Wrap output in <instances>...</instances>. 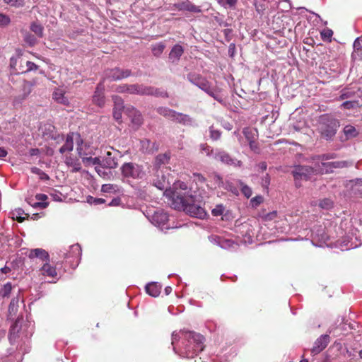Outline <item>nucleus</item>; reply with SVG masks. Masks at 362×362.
Wrapping results in <instances>:
<instances>
[{
  "instance_id": "obj_1",
  "label": "nucleus",
  "mask_w": 362,
  "mask_h": 362,
  "mask_svg": "<svg viewBox=\"0 0 362 362\" xmlns=\"http://www.w3.org/2000/svg\"><path fill=\"white\" fill-rule=\"evenodd\" d=\"M180 338L182 339L183 354L188 358H193L204 349V337L198 332L185 329L180 330L179 334L173 332L172 344L174 346Z\"/></svg>"
},
{
  "instance_id": "obj_2",
  "label": "nucleus",
  "mask_w": 362,
  "mask_h": 362,
  "mask_svg": "<svg viewBox=\"0 0 362 362\" xmlns=\"http://www.w3.org/2000/svg\"><path fill=\"white\" fill-rule=\"evenodd\" d=\"M170 205L175 209L183 211L194 217L202 218L205 216V211L203 207L194 203V196L184 197L175 192L174 194V201L170 202Z\"/></svg>"
},
{
  "instance_id": "obj_3",
  "label": "nucleus",
  "mask_w": 362,
  "mask_h": 362,
  "mask_svg": "<svg viewBox=\"0 0 362 362\" xmlns=\"http://www.w3.org/2000/svg\"><path fill=\"white\" fill-rule=\"evenodd\" d=\"M339 127V121L328 114L320 116L318 132L321 138L326 141L333 140L337 129Z\"/></svg>"
},
{
  "instance_id": "obj_4",
  "label": "nucleus",
  "mask_w": 362,
  "mask_h": 362,
  "mask_svg": "<svg viewBox=\"0 0 362 362\" xmlns=\"http://www.w3.org/2000/svg\"><path fill=\"white\" fill-rule=\"evenodd\" d=\"M28 257L29 259H38L42 260L43 265L40 268V272L44 276L55 278L57 276V269L49 264V255L47 250L36 248L29 250Z\"/></svg>"
},
{
  "instance_id": "obj_5",
  "label": "nucleus",
  "mask_w": 362,
  "mask_h": 362,
  "mask_svg": "<svg viewBox=\"0 0 362 362\" xmlns=\"http://www.w3.org/2000/svg\"><path fill=\"white\" fill-rule=\"evenodd\" d=\"M74 140L77 143V151L79 157L83 156V141L81 136L78 133H69L66 135V141L62 147L59 148V151L60 153L64 154L66 152H71L74 148Z\"/></svg>"
},
{
  "instance_id": "obj_6",
  "label": "nucleus",
  "mask_w": 362,
  "mask_h": 362,
  "mask_svg": "<svg viewBox=\"0 0 362 362\" xmlns=\"http://www.w3.org/2000/svg\"><path fill=\"white\" fill-rule=\"evenodd\" d=\"M318 173V169L311 168L308 165H297L295 166L294 170L291 172L293 174L295 185L297 187L301 186L300 180H308L311 176Z\"/></svg>"
},
{
  "instance_id": "obj_7",
  "label": "nucleus",
  "mask_w": 362,
  "mask_h": 362,
  "mask_svg": "<svg viewBox=\"0 0 362 362\" xmlns=\"http://www.w3.org/2000/svg\"><path fill=\"white\" fill-rule=\"evenodd\" d=\"M188 79L190 83L197 86L202 90L208 94L209 96L213 97L215 99L219 100L218 99L217 95L215 94L214 88L211 87L210 83L206 78L202 77L199 74H190L188 75Z\"/></svg>"
},
{
  "instance_id": "obj_8",
  "label": "nucleus",
  "mask_w": 362,
  "mask_h": 362,
  "mask_svg": "<svg viewBox=\"0 0 362 362\" xmlns=\"http://www.w3.org/2000/svg\"><path fill=\"white\" fill-rule=\"evenodd\" d=\"M123 177L132 179H141L144 176V172L141 166L133 163H127L122 166Z\"/></svg>"
},
{
  "instance_id": "obj_9",
  "label": "nucleus",
  "mask_w": 362,
  "mask_h": 362,
  "mask_svg": "<svg viewBox=\"0 0 362 362\" xmlns=\"http://www.w3.org/2000/svg\"><path fill=\"white\" fill-rule=\"evenodd\" d=\"M177 193L184 197H193L189 194V190L186 183L182 181H177L174 183L173 189H165L164 194L169 198L170 203L174 201V194Z\"/></svg>"
},
{
  "instance_id": "obj_10",
  "label": "nucleus",
  "mask_w": 362,
  "mask_h": 362,
  "mask_svg": "<svg viewBox=\"0 0 362 362\" xmlns=\"http://www.w3.org/2000/svg\"><path fill=\"white\" fill-rule=\"evenodd\" d=\"M131 75L129 69H123L118 67L107 69L105 71V78L112 81H119L126 78Z\"/></svg>"
},
{
  "instance_id": "obj_11",
  "label": "nucleus",
  "mask_w": 362,
  "mask_h": 362,
  "mask_svg": "<svg viewBox=\"0 0 362 362\" xmlns=\"http://www.w3.org/2000/svg\"><path fill=\"white\" fill-rule=\"evenodd\" d=\"M153 185L160 190L166 189L169 182L168 177L164 175L163 170L161 168H155L153 173Z\"/></svg>"
},
{
  "instance_id": "obj_12",
  "label": "nucleus",
  "mask_w": 362,
  "mask_h": 362,
  "mask_svg": "<svg viewBox=\"0 0 362 362\" xmlns=\"http://www.w3.org/2000/svg\"><path fill=\"white\" fill-rule=\"evenodd\" d=\"M214 158L216 160L221 161L225 165H232L234 167H241L243 165V162L241 160L233 158L230 154L224 151H221L216 153Z\"/></svg>"
},
{
  "instance_id": "obj_13",
  "label": "nucleus",
  "mask_w": 362,
  "mask_h": 362,
  "mask_svg": "<svg viewBox=\"0 0 362 362\" xmlns=\"http://www.w3.org/2000/svg\"><path fill=\"white\" fill-rule=\"evenodd\" d=\"M127 93L129 94H136L139 95L156 94V93L154 91L153 87L144 86L143 85L139 84L128 85Z\"/></svg>"
},
{
  "instance_id": "obj_14",
  "label": "nucleus",
  "mask_w": 362,
  "mask_h": 362,
  "mask_svg": "<svg viewBox=\"0 0 362 362\" xmlns=\"http://www.w3.org/2000/svg\"><path fill=\"white\" fill-rule=\"evenodd\" d=\"M34 86V81H23L22 85L23 93L13 98V104L17 105L26 100L28 96L32 93Z\"/></svg>"
},
{
  "instance_id": "obj_15",
  "label": "nucleus",
  "mask_w": 362,
  "mask_h": 362,
  "mask_svg": "<svg viewBox=\"0 0 362 362\" xmlns=\"http://www.w3.org/2000/svg\"><path fill=\"white\" fill-rule=\"evenodd\" d=\"M124 112H126L130 120H132V124L136 127H138L142 125L143 116L134 107L129 106L126 107Z\"/></svg>"
},
{
  "instance_id": "obj_16",
  "label": "nucleus",
  "mask_w": 362,
  "mask_h": 362,
  "mask_svg": "<svg viewBox=\"0 0 362 362\" xmlns=\"http://www.w3.org/2000/svg\"><path fill=\"white\" fill-rule=\"evenodd\" d=\"M173 6L174 8L177 9L180 11H187L194 13H199L201 12V8L193 4L189 0H185L177 4H173Z\"/></svg>"
},
{
  "instance_id": "obj_17",
  "label": "nucleus",
  "mask_w": 362,
  "mask_h": 362,
  "mask_svg": "<svg viewBox=\"0 0 362 362\" xmlns=\"http://www.w3.org/2000/svg\"><path fill=\"white\" fill-rule=\"evenodd\" d=\"M93 103L100 107H102L105 104L104 86L102 82L98 84L96 90L94 91Z\"/></svg>"
},
{
  "instance_id": "obj_18",
  "label": "nucleus",
  "mask_w": 362,
  "mask_h": 362,
  "mask_svg": "<svg viewBox=\"0 0 362 362\" xmlns=\"http://www.w3.org/2000/svg\"><path fill=\"white\" fill-rule=\"evenodd\" d=\"M329 344V336L328 335H322L315 341V344L311 349V354H317L323 349H325L326 346Z\"/></svg>"
},
{
  "instance_id": "obj_19",
  "label": "nucleus",
  "mask_w": 362,
  "mask_h": 362,
  "mask_svg": "<svg viewBox=\"0 0 362 362\" xmlns=\"http://www.w3.org/2000/svg\"><path fill=\"white\" fill-rule=\"evenodd\" d=\"M103 167L107 169H115L117 167V158L110 151H107L103 160Z\"/></svg>"
},
{
  "instance_id": "obj_20",
  "label": "nucleus",
  "mask_w": 362,
  "mask_h": 362,
  "mask_svg": "<svg viewBox=\"0 0 362 362\" xmlns=\"http://www.w3.org/2000/svg\"><path fill=\"white\" fill-rule=\"evenodd\" d=\"M184 53L183 47L180 45H175L173 47L171 51L169 53V60L172 61L173 63H176L180 60L181 56Z\"/></svg>"
},
{
  "instance_id": "obj_21",
  "label": "nucleus",
  "mask_w": 362,
  "mask_h": 362,
  "mask_svg": "<svg viewBox=\"0 0 362 362\" xmlns=\"http://www.w3.org/2000/svg\"><path fill=\"white\" fill-rule=\"evenodd\" d=\"M18 323L19 320L18 319L14 321L13 325H11V328H9L8 338V341H11V344L16 341L18 337V333L21 330V326L19 325Z\"/></svg>"
},
{
  "instance_id": "obj_22",
  "label": "nucleus",
  "mask_w": 362,
  "mask_h": 362,
  "mask_svg": "<svg viewBox=\"0 0 362 362\" xmlns=\"http://www.w3.org/2000/svg\"><path fill=\"white\" fill-rule=\"evenodd\" d=\"M351 57L354 59L362 60V37L355 39L354 42V52Z\"/></svg>"
},
{
  "instance_id": "obj_23",
  "label": "nucleus",
  "mask_w": 362,
  "mask_h": 362,
  "mask_svg": "<svg viewBox=\"0 0 362 362\" xmlns=\"http://www.w3.org/2000/svg\"><path fill=\"white\" fill-rule=\"evenodd\" d=\"M162 287L156 282L149 283L145 286V291L146 293L153 298L158 297L160 293Z\"/></svg>"
},
{
  "instance_id": "obj_24",
  "label": "nucleus",
  "mask_w": 362,
  "mask_h": 362,
  "mask_svg": "<svg viewBox=\"0 0 362 362\" xmlns=\"http://www.w3.org/2000/svg\"><path fill=\"white\" fill-rule=\"evenodd\" d=\"M52 98L59 104H62L66 106L69 104V100L66 96H64V92L63 90L57 89L56 91L53 92Z\"/></svg>"
},
{
  "instance_id": "obj_25",
  "label": "nucleus",
  "mask_w": 362,
  "mask_h": 362,
  "mask_svg": "<svg viewBox=\"0 0 362 362\" xmlns=\"http://www.w3.org/2000/svg\"><path fill=\"white\" fill-rule=\"evenodd\" d=\"M169 160V153H165L156 156L155 158V169H160V166L168 164Z\"/></svg>"
},
{
  "instance_id": "obj_26",
  "label": "nucleus",
  "mask_w": 362,
  "mask_h": 362,
  "mask_svg": "<svg viewBox=\"0 0 362 362\" xmlns=\"http://www.w3.org/2000/svg\"><path fill=\"white\" fill-rule=\"evenodd\" d=\"M63 256L64 259H68L69 257H74L78 259L81 256V247L78 244L73 245L71 246V251H69V253H64Z\"/></svg>"
},
{
  "instance_id": "obj_27",
  "label": "nucleus",
  "mask_w": 362,
  "mask_h": 362,
  "mask_svg": "<svg viewBox=\"0 0 362 362\" xmlns=\"http://www.w3.org/2000/svg\"><path fill=\"white\" fill-rule=\"evenodd\" d=\"M243 134L248 142L256 141L258 139V131L256 129L245 128Z\"/></svg>"
},
{
  "instance_id": "obj_28",
  "label": "nucleus",
  "mask_w": 362,
  "mask_h": 362,
  "mask_svg": "<svg viewBox=\"0 0 362 362\" xmlns=\"http://www.w3.org/2000/svg\"><path fill=\"white\" fill-rule=\"evenodd\" d=\"M174 122H176L180 124L189 126L192 125L193 119L191 118V117L188 115L180 112L178 117L175 118V120Z\"/></svg>"
},
{
  "instance_id": "obj_29",
  "label": "nucleus",
  "mask_w": 362,
  "mask_h": 362,
  "mask_svg": "<svg viewBox=\"0 0 362 362\" xmlns=\"http://www.w3.org/2000/svg\"><path fill=\"white\" fill-rule=\"evenodd\" d=\"M321 165H328L334 169H343L349 165V163L346 160H339L334 162L321 163Z\"/></svg>"
},
{
  "instance_id": "obj_30",
  "label": "nucleus",
  "mask_w": 362,
  "mask_h": 362,
  "mask_svg": "<svg viewBox=\"0 0 362 362\" xmlns=\"http://www.w3.org/2000/svg\"><path fill=\"white\" fill-rule=\"evenodd\" d=\"M344 134H345L346 139H349L357 136L358 135V132L354 127L351 124H348L344 128Z\"/></svg>"
},
{
  "instance_id": "obj_31",
  "label": "nucleus",
  "mask_w": 362,
  "mask_h": 362,
  "mask_svg": "<svg viewBox=\"0 0 362 362\" xmlns=\"http://www.w3.org/2000/svg\"><path fill=\"white\" fill-rule=\"evenodd\" d=\"M84 153H83L82 157H81L83 160V162L85 165H95L97 166H100L103 165V160H100L99 158L95 157H84Z\"/></svg>"
},
{
  "instance_id": "obj_32",
  "label": "nucleus",
  "mask_w": 362,
  "mask_h": 362,
  "mask_svg": "<svg viewBox=\"0 0 362 362\" xmlns=\"http://www.w3.org/2000/svg\"><path fill=\"white\" fill-rule=\"evenodd\" d=\"M153 221L156 223L162 224L168 221V216L163 211H155L154 214L153 215Z\"/></svg>"
},
{
  "instance_id": "obj_33",
  "label": "nucleus",
  "mask_w": 362,
  "mask_h": 362,
  "mask_svg": "<svg viewBox=\"0 0 362 362\" xmlns=\"http://www.w3.org/2000/svg\"><path fill=\"white\" fill-rule=\"evenodd\" d=\"M165 49V45L163 42H159L152 47V52L153 56L158 57L162 54Z\"/></svg>"
},
{
  "instance_id": "obj_34",
  "label": "nucleus",
  "mask_w": 362,
  "mask_h": 362,
  "mask_svg": "<svg viewBox=\"0 0 362 362\" xmlns=\"http://www.w3.org/2000/svg\"><path fill=\"white\" fill-rule=\"evenodd\" d=\"M30 29L35 33L39 37H42L43 35V27L36 23H33Z\"/></svg>"
},
{
  "instance_id": "obj_35",
  "label": "nucleus",
  "mask_w": 362,
  "mask_h": 362,
  "mask_svg": "<svg viewBox=\"0 0 362 362\" xmlns=\"http://www.w3.org/2000/svg\"><path fill=\"white\" fill-rule=\"evenodd\" d=\"M18 298H13L12 300H11V302L9 303V305H8V313L9 314L12 315V314H15L17 313L18 311Z\"/></svg>"
},
{
  "instance_id": "obj_36",
  "label": "nucleus",
  "mask_w": 362,
  "mask_h": 362,
  "mask_svg": "<svg viewBox=\"0 0 362 362\" xmlns=\"http://www.w3.org/2000/svg\"><path fill=\"white\" fill-rule=\"evenodd\" d=\"M319 206L324 209H329L333 207V202L329 198H325L320 200Z\"/></svg>"
},
{
  "instance_id": "obj_37",
  "label": "nucleus",
  "mask_w": 362,
  "mask_h": 362,
  "mask_svg": "<svg viewBox=\"0 0 362 362\" xmlns=\"http://www.w3.org/2000/svg\"><path fill=\"white\" fill-rule=\"evenodd\" d=\"M112 100L114 102V107L113 108L124 109L123 99H122L117 95H114L112 96Z\"/></svg>"
},
{
  "instance_id": "obj_38",
  "label": "nucleus",
  "mask_w": 362,
  "mask_h": 362,
  "mask_svg": "<svg viewBox=\"0 0 362 362\" xmlns=\"http://www.w3.org/2000/svg\"><path fill=\"white\" fill-rule=\"evenodd\" d=\"M209 136L214 141H217L221 137V132L215 129L213 126L209 127Z\"/></svg>"
},
{
  "instance_id": "obj_39",
  "label": "nucleus",
  "mask_w": 362,
  "mask_h": 362,
  "mask_svg": "<svg viewBox=\"0 0 362 362\" xmlns=\"http://www.w3.org/2000/svg\"><path fill=\"white\" fill-rule=\"evenodd\" d=\"M173 110L168 107H159L157 108V112L165 117H167L170 114L173 113Z\"/></svg>"
},
{
  "instance_id": "obj_40",
  "label": "nucleus",
  "mask_w": 362,
  "mask_h": 362,
  "mask_svg": "<svg viewBox=\"0 0 362 362\" xmlns=\"http://www.w3.org/2000/svg\"><path fill=\"white\" fill-rule=\"evenodd\" d=\"M321 39L326 41H331V37L333 35V31L332 30H325L320 33Z\"/></svg>"
},
{
  "instance_id": "obj_41",
  "label": "nucleus",
  "mask_w": 362,
  "mask_h": 362,
  "mask_svg": "<svg viewBox=\"0 0 362 362\" xmlns=\"http://www.w3.org/2000/svg\"><path fill=\"white\" fill-rule=\"evenodd\" d=\"M211 177H212L213 181L214 182L215 187H220L223 185V177H221L218 174L214 173Z\"/></svg>"
},
{
  "instance_id": "obj_42",
  "label": "nucleus",
  "mask_w": 362,
  "mask_h": 362,
  "mask_svg": "<svg viewBox=\"0 0 362 362\" xmlns=\"http://www.w3.org/2000/svg\"><path fill=\"white\" fill-rule=\"evenodd\" d=\"M240 186H242V187H240V191H242V193L247 199L250 198V196L252 194V189H251L250 187L244 185L243 183H242Z\"/></svg>"
},
{
  "instance_id": "obj_43",
  "label": "nucleus",
  "mask_w": 362,
  "mask_h": 362,
  "mask_svg": "<svg viewBox=\"0 0 362 362\" xmlns=\"http://www.w3.org/2000/svg\"><path fill=\"white\" fill-rule=\"evenodd\" d=\"M12 285L11 283H7L4 285V287L1 291V295L4 297H8V295L11 293Z\"/></svg>"
},
{
  "instance_id": "obj_44",
  "label": "nucleus",
  "mask_w": 362,
  "mask_h": 362,
  "mask_svg": "<svg viewBox=\"0 0 362 362\" xmlns=\"http://www.w3.org/2000/svg\"><path fill=\"white\" fill-rule=\"evenodd\" d=\"M5 3L14 6L22 7L24 5V0H4Z\"/></svg>"
},
{
  "instance_id": "obj_45",
  "label": "nucleus",
  "mask_w": 362,
  "mask_h": 362,
  "mask_svg": "<svg viewBox=\"0 0 362 362\" xmlns=\"http://www.w3.org/2000/svg\"><path fill=\"white\" fill-rule=\"evenodd\" d=\"M264 202V198L261 195H257L254 197L252 199H250V203H252V206L256 207L259 206V204H262Z\"/></svg>"
},
{
  "instance_id": "obj_46",
  "label": "nucleus",
  "mask_w": 362,
  "mask_h": 362,
  "mask_svg": "<svg viewBox=\"0 0 362 362\" xmlns=\"http://www.w3.org/2000/svg\"><path fill=\"white\" fill-rule=\"evenodd\" d=\"M337 155L335 153H327L324 155H319L316 156L319 160H329L336 158Z\"/></svg>"
},
{
  "instance_id": "obj_47",
  "label": "nucleus",
  "mask_w": 362,
  "mask_h": 362,
  "mask_svg": "<svg viewBox=\"0 0 362 362\" xmlns=\"http://www.w3.org/2000/svg\"><path fill=\"white\" fill-rule=\"evenodd\" d=\"M224 211V206L223 205H217L212 210V214L215 216H222Z\"/></svg>"
},
{
  "instance_id": "obj_48",
  "label": "nucleus",
  "mask_w": 362,
  "mask_h": 362,
  "mask_svg": "<svg viewBox=\"0 0 362 362\" xmlns=\"http://www.w3.org/2000/svg\"><path fill=\"white\" fill-rule=\"evenodd\" d=\"M10 23V18L8 16L0 13V26L6 27Z\"/></svg>"
},
{
  "instance_id": "obj_49",
  "label": "nucleus",
  "mask_w": 362,
  "mask_h": 362,
  "mask_svg": "<svg viewBox=\"0 0 362 362\" xmlns=\"http://www.w3.org/2000/svg\"><path fill=\"white\" fill-rule=\"evenodd\" d=\"M218 4H222L223 6H228L230 8H233L235 6L238 0H216Z\"/></svg>"
},
{
  "instance_id": "obj_50",
  "label": "nucleus",
  "mask_w": 362,
  "mask_h": 362,
  "mask_svg": "<svg viewBox=\"0 0 362 362\" xmlns=\"http://www.w3.org/2000/svg\"><path fill=\"white\" fill-rule=\"evenodd\" d=\"M355 190L358 191L356 194L362 197V179H358L355 181Z\"/></svg>"
},
{
  "instance_id": "obj_51",
  "label": "nucleus",
  "mask_w": 362,
  "mask_h": 362,
  "mask_svg": "<svg viewBox=\"0 0 362 362\" xmlns=\"http://www.w3.org/2000/svg\"><path fill=\"white\" fill-rule=\"evenodd\" d=\"M124 109L113 108V117L115 120L120 122L121 117H122V111Z\"/></svg>"
},
{
  "instance_id": "obj_52",
  "label": "nucleus",
  "mask_w": 362,
  "mask_h": 362,
  "mask_svg": "<svg viewBox=\"0 0 362 362\" xmlns=\"http://www.w3.org/2000/svg\"><path fill=\"white\" fill-rule=\"evenodd\" d=\"M25 63H26L27 69H26V70L22 71L23 73H26L30 71L36 70L38 68L37 65L32 62L26 61Z\"/></svg>"
},
{
  "instance_id": "obj_53",
  "label": "nucleus",
  "mask_w": 362,
  "mask_h": 362,
  "mask_svg": "<svg viewBox=\"0 0 362 362\" xmlns=\"http://www.w3.org/2000/svg\"><path fill=\"white\" fill-rule=\"evenodd\" d=\"M248 143L251 151H252L255 153H259V147L258 143L256 141H248Z\"/></svg>"
},
{
  "instance_id": "obj_54",
  "label": "nucleus",
  "mask_w": 362,
  "mask_h": 362,
  "mask_svg": "<svg viewBox=\"0 0 362 362\" xmlns=\"http://www.w3.org/2000/svg\"><path fill=\"white\" fill-rule=\"evenodd\" d=\"M323 168L318 169V173H333L334 170L328 165H322Z\"/></svg>"
},
{
  "instance_id": "obj_55",
  "label": "nucleus",
  "mask_w": 362,
  "mask_h": 362,
  "mask_svg": "<svg viewBox=\"0 0 362 362\" xmlns=\"http://www.w3.org/2000/svg\"><path fill=\"white\" fill-rule=\"evenodd\" d=\"M154 91L157 93V94H149L148 95H156L160 96L162 98H168V92L165 90H159L158 89L154 88Z\"/></svg>"
},
{
  "instance_id": "obj_56",
  "label": "nucleus",
  "mask_w": 362,
  "mask_h": 362,
  "mask_svg": "<svg viewBox=\"0 0 362 362\" xmlns=\"http://www.w3.org/2000/svg\"><path fill=\"white\" fill-rule=\"evenodd\" d=\"M194 180L199 182L204 183L206 182V178L200 173H194Z\"/></svg>"
},
{
  "instance_id": "obj_57",
  "label": "nucleus",
  "mask_w": 362,
  "mask_h": 362,
  "mask_svg": "<svg viewBox=\"0 0 362 362\" xmlns=\"http://www.w3.org/2000/svg\"><path fill=\"white\" fill-rule=\"evenodd\" d=\"M128 84H123L122 86H118L116 88V91L119 93H127Z\"/></svg>"
},
{
  "instance_id": "obj_58",
  "label": "nucleus",
  "mask_w": 362,
  "mask_h": 362,
  "mask_svg": "<svg viewBox=\"0 0 362 362\" xmlns=\"http://www.w3.org/2000/svg\"><path fill=\"white\" fill-rule=\"evenodd\" d=\"M66 165L69 166L75 167L77 165V160L72 158L71 157H66V160H64Z\"/></svg>"
},
{
  "instance_id": "obj_59",
  "label": "nucleus",
  "mask_w": 362,
  "mask_h": 362,
  "mask_svg": "<svg viewBox=\"0 0 362 362\" xmlns=\"http://www.w3.org/2000/svg\"><path fill=\"white\" fill-rule=\"evenodd\" d=\"M276 217V211H273L264 216L265 221H272Z\"/></svg>"
},
{
  "instance_id": "obj_60",
  "label": "nucleus",
  "mask_w": 362,
  "mask_h": 362,
  "mask_svg": "<svg viewBox=\"0 0 362 362\" xmlns=\"http://www.w3.org/2000/svg\"><path fill=\"white\" fill-rule=\"evenodd\" d=\"M355 104H356V102L346 101L342 103V107H344L345 109L349 110L351 108H354Z\"/></svg>"
},
{
  "instance_id": "obj_61",
  "label": "nucleus",
  "mask_w": 362,
  "mask_h": 362,
  "mask_svg": "<svg viewBox=\"0 0 362 362\" xmlns=\"http://www.w3.org/2000/svg\"><path fill=\"white\" fill-rule=\"evenodd\" d=\"M35 198L39 202H46V200L48 199L46 194H37Z\"/></svg>"
},
{
  "instance_id": "obj_62",
  "label": "nucleus",
  "mask_w": 362,
  "mask_h": 362,
  "mask_svg": "<svg viewBox=\"0 0 362 362\" xmlns=\"http://www.w3.org/2000/svg\"><path fill=\"white\" fill-rule=\"evenodd\" d=\"M32 206L33 207H40L42 209H45L48 206V202H34L33 204H31Z\"/></svg>"
},
{
  "instance_id": "obj_63",
  "label": "nucleus",
  "mask_w": 362,
  "mask_h": 362,
  "mask_svg": "<svg viewBox=\"0 0 362 362\" xmlns=\"http://www.w3.org/2000/svg\"><path fill=\"white\" fill-rule=\"evenodd\" d=\"M32 173H36L37 175H44V176H45L46 179L48 180L49 179V177L48 175H47L46 173H44L42 170H40V168H32Z\"/></svg>"
},
{
  "instance_id": "obj_64",
  "label": "nucleus",
  "mask_w": 362,
  "mask_h": 362,
  "mask_svg": "<svg viewBox=\"0 0 362 362\" xmlns=\"http://www.w3.org/2000/svg\"><path fill=\"white\" fill-rule=\"evenodd\" d=\"M105 168V167H103V165H100V166H96L95 167V170H96L97 173L100 175V176H103L104 175L105 173L103 171V169Z\"/></svg>"
}]
</instances>
